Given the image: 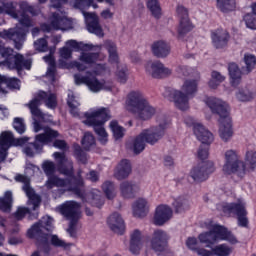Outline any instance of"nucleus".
Here are the masks:
<instances>
[{
  "instance_id": "7ed1b4c3",
  "label": "nucleus",
  "mask_w": 256,
  "mask_h": 256,
  "mask_svg": "<svg viewBox=\"0 0 256 256\" xmlns=\"http://www.w3.org/2000/svg\"><path fill=\"white\" fill-rule=\"evenodd\" d=\"M42 169L48 177L46 182V187L48 189L62 187L64 191H72V193H75L78 197H82L85 201H88V203H91V205H94L95 207H103L105 201L101 198V192H99V190H93L83 196V178L79 177V175L78 178H71L70 180L61 179L53 175V173H55V163L49 160L43 162Z\"/></svg>"
},
{
  "instance_id": "864d4df0",
  "label": "nucleus",
  "mask_w": 256,
  "mask_h": 256,
  "mask_svg": "<svg viewBox=\"0 0 256 256\" xmlns=\"http://www.w3.org/2000/svg\"><path fill=\"white\" fill-rule=\"evenodd\" d=\"M102 190L105 193L107 199H113L117 193L115 192V184L110 181H106L102 185Z\"/></svg>"
},
{
  "instance_id": "de8ad7c7",
  "label": "nucleus",
  "mask_w": 256,
  "mask_h": 256,
  "mask_svg": "<svg viewBox=\"0 0 256 256\" xmlns=\"http://www.w3.org/2000/svg\"><path fill=\"white\" fill-rule=\"evenodd\" d=\"M145 143L147 142L141 133L134 139L132 142V150L136 155H139V153L145 150Z\"/></svg>"
},
{
  "instance_id": "473e14b6",
  "label": "nucleus",
  "mask_w": 256,
  "mask_h": 256,
  "mask_svg": "<svg viewBox=\"0 0 256 256\" xmlns=\"http://www.w3.org/2000/svg\"><path fill=\"white\" fill-rule=\"evenodd\" d=\"M149 213V201L145 198H139L133 204L134 217H145Z\"/></svg>"
},
{
  "instance_id": "c03bdc74",
  "label": "nucleus",
  "mask_w": 256,
  "mask_h": 256,
  "mask_svg": "<svg viewBox=\"0 0 256 256\" xmlns=\"http://www.w3.org/2000/svg\"><path fill=\"white\" fill-rule=\"evenodd\" d=\"M236 99L242 103H247L252 101V99H255V93L249 91L248 89L241 88L236 91Z\"/></svg>"
},
{
  "instance_id": "f704fd0d",
  "label": "nucleus",
  "mask_w": 256,
  "mask_h": 256,
  "mask_svg": "<svg viewBox=\"0 0 256 256\" xmlns=\"http://www.w3.org/2000/svg\"><path fill=\"white\" fill-rule=\"evenodd\" d=\"M5 87H9V89H20L21 82L17 78H7L0 75V95L7 93Z\"/></svg>"
},
{
  "instance_id": "1a4fd4ad",
  "label": "nucleus",
  "mask_w": 256,
  "mask_h": 256,
  "mask_svg": "<svg viewBox=\"0 0 256 256\" xmlns=\"http://www.w3.org/2000/svg\"><path fill=\"white\" fill-rule=\"evenodd\" d=\"M72 7H74V9H79L82 12L89 33H93L97 37L105 36L103 28L101 27V24H99V16L95 13L85 12V9H89V7H93V9L99 7V5L95 3V0H75L72 3Z\"/></svg>"
},
{
  "instance_id": "4468645a",
  "label": "nucleus",
  "mask_w": 256,
  "mask_h": 256,
  "mask_svg": "<svg viewBox=\"0 0 256 256\" xmlns=\"http://www.w3.org/2000/svg\"><path fill=\"white\" fill-rule=\"evenodd\" d=\"M186 124L190 125L196 135L198 141H201L203 145H211L213 143V133L209 131L201 122L193 119L192 117L186 118Z\"/></svg>"
},
{
  "instance_id": "37998d69",
  "label": "nucleus",
  "mask_w": 256,
  "mask_h": 256,
  "mask_svg": "<svg viewBox=\"0 0 256 256\" xmlns=\"http://www.w3.org/2000/svg\"><path fill=\"white\" fill-rule=\"evenodd\" d=\"M43 59L49 65L46 77L50 83H53L55 82V60H53V56H44Z\"/></svg>"
},
{
  "instance_id": "423d86ee",
  "label": "nucleus",
  "mask_w": 256,
  "mask_h": 256,
  "mask_svg": "<svg viewBox=\"0 0 256 256\" xmlns=\"http://www.w3.org/2000/svg\"><path fill=\"white\" fill-rule=\"evenodd\" d=\"M92 67V72H88L86 76L81 74L74 75V83L76 85H85L92 93H99L101 91H111L113 84L109 81L99 80L93 75H109V68L105 64L94 63L86 65Z\"/></svg>"
},
{
  "instance_id": "c756f323",
  "label": "nucleus",
  "mask_w": 256,
  "mask_h": 256,
  "mask_svg": "<svg viewBox=\"0 0 256 256\" xmlns=\"http://www.w3.org/2000/svg\"><path fill=\"white\" fill-rule=\"evenodd\" d=\"M131 162L127 159H123L119 162L114 172V177L121 181L123 179H127L129 175H131Z\"/></svg>"
},
{
  "instance_id": "b1692460",
  "label": "nucleus",
  "mask_w": 256,
  "mask_h": 256,
  "mask_svg": "<svg viewBox=\"0 0 256 256\" xmlns=\"http://www.w3.org/2000/svg\"><path fill=\"white\" fill-rule=\"evenodd\" d=\"M141 134L146 143H149V145H155V143H158L159 140L163 138V135H165V126L159 125L152 127L142 131Z\"/></svg>"
},
{
  "instance_id": "aec40b11",
  "label": "nucleus",
  "mask_w": 256,
  "mask_h": 256,
  "mask_svg": "<svg viewBox=\"0 0 256 256\" xmlns=\"http://www.w3.org/2000/svg\"><path fill=\"white\" fill-rule=\"evenodd\" d=\"M169 97L176 109H179V111H189V99L191 97L189 94L179 89H171L169 90Z\"/></svg>"
},
{
  "instance_id": "2eb2a0df",
  "label": "nucleus",
  "mask_w": 256,
  "mask_h": 256,
  "mask_svg": "<svg viewBox=\"0 0 256 256\" xmlns=\"http://www.w3.org/2000/svg\"><path fill=\"white\" fill-rule=\"evenodd\" d=\"M45 231H53V218L44 216L38 223L34 224L27 232L30 239H41L47 235Z\"/></svg>"
},
{
  "instance_id": "9d476101",
  "label": "nucleus",
  "mask_w": 256,
  "mask_h": 256,
  "mask_svg": "<svg viewBox=\"0 0 256 256\" xmlns=\"http://www.w3.org/2000/svg\"><path fill=\"white\" fill-rule=\"evenodd\" d=\"M198 239L200 243L206 245H215V243H219V241H227L230 245H237L239 243V239H237L235 234L217 224L211 225L208 232L199 234Z\"/></svg>"
},
{
  "instance_id": "58836bf2",
  "label": "nucleus",
  "mask_w": 256,
  "mask_h": 256,
  "mask_svg": "<svg viewBox=\"0 0 256 256\" xmlns=\"http://www.w3.org/2000/svg\"><path fill=\"white\" fill-rule=\"evenodd\" d=\"M234 248L228 244H218L213 247L214 256H231L233 255Z\"/></svg>"
},
{
  "instance_id": "4d7b16f0",
  "label": "nucleus",
  "mask_w": 256,
  "mask_h": 256,
  "mask_svg": "<svg viewBox=\"0 0 256 256\" xmlns=\"http://www.w3.org/2000/svg\"><path fill=\"white\" fill-rule=\"evenodd\" d=\"M244 22L248 29H256V16L255 14H246Z\"/></svg>"
},
{
  "instance_id": "338daca9",
  "label": "nucleus",
  "mask_w": 256,
  "mask_h": 256,
  "mask_svg": "<svg viewBox=\"0 0 256 256\" xmlns=\"http://www.w3.org/2000/svg\"><path fill=\"white\" fill-rule=\"evenodd\" d=\"M53 147L65 151V149H67V143L64 140H55L53 143Z\"/></svg>"
},
{
  "instance_id": "774afa93",
  "label": "nucleus",
  "mask_w": 256,
  "mask_h": 256,
  "mask_svg": "<svg viewBox=\"0 0 256 256\" xmlns=\"http://www.w3.org/2000/svg\"><path fill=\"white\" fill-rule=\"evenodd\" d=\"M102 19H113V12L110 9H105L100 13Z\"/></svg>"
},
{
  "instance_id": "09e8293b",
  "label": "nucleus",
  "mask_w": 256,
  "mask_h": 256,
  "mask_svg": "<svg viewBox=\"0 0 256 256\" xmlns=\"http://www.w3.org/2000/svg\"><path fill=\"white\" fill-rule=\"evenodd\" d=\"M146 5L153 17L156 19L161 17V4H159V0H147Z\"/></svg>"
},
{
  "instance_id": "c9c22d12",
  "label": "nucleus",
  "mask_w": 256,
  "mask_h": 256,
  "mask_svg": "<svg viewBox=\"0 0 256 256\" xmlns=\"http://www.w3.org/2000/svg\"><path fill=\"white\" fill-rule=\"evenodd\" d=\"M104 47L108 51V61L109 63L115 64L119 63V53L117 52V44L111 40H106L104 42Z\"/></svg>"
},
{
  "instance_id": "a18cd8bd",
  "label": "nucleus",
  "mask_w": 256,
  "mask_h": 256,
  "mask_svg": "<svg viewBox=\"0 0 256 256\" xmlns=\"http://www.w3.org/2000/svg\"><path fill=\"white\" fill-rule=\"evenodd\" d=\"M68 105L70 107V113L74 116V117H79V105H81L79 103V100H77V97H75V94H73V92L68 94Z\"/></svg>"
},
{
  "instance_id": "7c9ffc66",
  "label": "nucleus",
  "mask_w": 256,
  "mask_h": 256,
  "mask_svg": "<svg viewBox=\"0 0 256 256\" xmlns=\"http://www.w3.org/2000/svg\"><path fill=\"white\" fill-rule=\"evenodd\" d=\"M107 223L110 229L114 231V233H118V235H121L123 231H125V222L119 213L110 215Z\"/></svg>"
},
{
  "instance_id": "680f3d73",
  "label": "nucleus",
  "mask_w": 256,
  "mask_h": 256,
  "mask_svg": "<svg viewBox=\"0 0 256 256\" xmlns=\"http://www.w3.org/2000/svg\"><path fill=\"white\" fill-rule=\"evenodd\" d=\"M61 59H71L72 50L70 48H67L66 46L60 48L59 50Z\"/></svg>"
},
{
  "instance_id": "603ef678",
  "label": "nucleus",
  "mask_w": 256,
  "mask_h": 256,
  "mask_svg": "<svg viewBox=\"0 0 256 256\" xmlns=\"http://www.w3.org/2000/svg\"><path fill=\"white\" fill-rule=\"evenodd\" d=\"M44 239H49L51 244L54 245V247H63V249H69V247L73 245L71 243H66L57 235H50V236L44 237Z\"/></svg>"
},
{
  "instance_id": "49530a36",
  "label": "nucleus",
  "mask_w": 256,
  "mask_h": 256,
  "mask_svg": "<svg viewBox=\"0 0 256 256\" xmlns=\"http://www.w3.org/2000/svg\"><path fill=\"white\" fill-rule=\"evenodd\" d=\"M223 81H225V76L217 71H213L211 73V79L208 82V86L210 87V89H217V87L221 85Z\"/></svg>"
},
{
  "instance_id": "6e6552de",
  "label": "nucleus",
  "mask_w": 256,
  "mask_h": 256,
  "mask_svg": "<svg viewBox=\"0 0 256 256\" xmlns=\"http://www.w3.org/2000/svg\"><path fill=\"white\" fill-rule=\"evenodd\" d=\"M125 108L130 113H134L139 119H142V121H148L157 113V109L149 104L145 96L141 92L135 91L128 95Z\"/></svg>"
},
{
  "instance_id": "dca6fc26",
  "label": "nucleus",
  "mask_w": 256,
  "mask_h": 256,
  "mask_svg": "<svg viewBox=\"0 0 256 256\" xmlns=\"http://www.w3.org/2000/svg\"><path fill=\"white\" fill-rule=\"evenodd\" d=\"M145 71L147 75L152 77L153 79H165L167 77H171L173 70L171 68H167L160 61H149L145 65Z\"/></svg>"
},
{
  "instance_id": "2f4dec72",
  "label": "nucleus",
  "mask_w": 256,
  "mask_h": 256,
  "mask_svg": "<svg viewBox=\"0 0 256 256\" xmlns=\"http://www.w3.org/2000/svg\"><path fill=\"white\" fill-rule=\"evenodd\" d=\"M229 41V33L225 30H216L212 33V43L216 49H223Z\"/></svg>"
},
{
  "instance_id": "6ab92c4d",
  "label": "nucleus",
  "mask_w": 256,
  "mask_h": 256,
  "mask_svg": "<svg viewBox=\"0 0 256 256\" xmlns=\"http://www.w3.org/2000/svg\"><path fill=\"white\" fill-rule=\"evenodd\" d=\"M224 211L235 213L238 216V224L240 227H247V210L245 209V201L239 199L237 202L228 204L224 207Z\"/></svg>"
},
{
  "instance_id": "e433bc0d",
  "label": "nucleus",
  "mask_w": 256,
  "mask_h": 256,
  "mask_svg": "<svg viewBox=\"0 0 256 256\" xmlns=\"http://www.w3.org/2000/svg\"><path fill=\"white\" fill-rule=\"evenodd\" d=\"M13 205V192L6 191L4 193V197L0 198V211L4 213H9L11 211V207Z\"/></svg>"
},
{
  "instance_id": "0eeeda50",
  "label": "nucleus",
  "mask_w": 256,
  "mask_h": 256,
  "mask_svg": "<svg viewBox=\"0 0 256 256\" xmlns=\"http://www.w3.org/2000/svg\"><path fill=\"white\" fill-rule=\"evenodd\" d=\"M204 102L211 109L212 113L220 116L219 119V137L222 141H230L233 137V124L231 116H229V104L222 99L215 97H207Z\"/></svg>"
},
{
  "instance_id": "13d9d810",
  "label": "nucleus",
  "mask_w": 256,
  "mask_h": 256,
  "mask_svg": "<svg viewBox=\"0 0 256 256\" xmlns=\"http://www.w3.org/2000/svg\"><path fill=\"white\" fill-rule=\"evenodd\" d=\"M239 160V155H237V151L228 150L225 152V163H235Z\"/></svg>"
},
{
  "instance_id": "ea45409f",
  "label": "nucleus",
  "mask_w": 256,
  "mask_h": 256,
  "mask_svg": "<svg viewBox=\"0 0 256 256\" xmlns=\"http://www.w3.org/2000/svg\"><path fill=\"white\" fill-rule=\"evenodd\" d=\"M117 70H116V77L119 83H127V79H129V70L127 69V65L122 63H115Z\"/></svg>"
},
{
  "instance_id": "4be33fe9",
  "label": "nucleus",
  "mask_w": 256,
  "mask_h": 256,
  "mask_svg": "<svg viewBox=\"0 0 256 256\" xmlns=\"http://www.w3.org/2000/svg\"><path fill=\"white\" fill-rule=\"evenodd\" d=\"M169 234L164 230L154 231L151 239V249L156 253H162L167 249V243H169Z\"/></svg>"
},
{
  "instance_id": "8fccbe9b",
  "label": "nucleus",
  "mask_w": 256,
  "mask_h": 256,
  "mask_svg": "<svg viewBox=\"0 0 256 256\" xmlns=\"http://www.w3.org/2000/svg\"><path fill=\"white\" fill-rule=\"evenodd\" d=\"M172 205L174 209H176L177 213H181L189 209V200L185 199L184 197H178L174 199Z\"/></svg>"
},
{
  "instance_id": "20e7f679",
  "label": "nucleus",
  "mask_w": 256,
  "mask_h": 256,
  "mask_svg": "<svg viewBox=\"0 0 256 256\" xmlns=\"http://www.w3.org/2000/svg\"><path fill=\"white\" fill-rule=\"evenodd\" d=\"M65 47H67V49H71V51L82 50L83 52H81L79 56L80 62L72 61L67 63L63 60H60L59 65L62 69L76 68L78 71H85V69H87V65H95V63H99V61H105V54H101L99 52H87L101 51V49H103V45L85 44L75 40H68L65 43Z\"/></svg>"
},
{
  "instance_id": "69168bd1",
  "label": "nucleus",
  "mask_w": 256,
  "mask_h": 256,
  "mask_svg": "<svg viewBox=\"0 0 256 256\" xmlns=\"http://www.w3.org/2000/svg\"><path fill=\"white\" fill-rule=\"evenodd\" d=\"M196 255L198 256H214L213 248L211 250L205 248H199L196 250Z\"/></svg>"
},
{
  "instance_id": "f3484780",
  "label": "nucleus",
  "mask_w": 256,
  "mask_h": 256,
  "mask_svg": "<svg viewBox=\"0 0 256 256\" xmlns=\"http://www.w3.org/2000/svg\"><path fill=\"white\" fill-rule=\"evenodd\" d=\"M15 181H17L18 183H24L22 189L29 199L28 205H32L33 211H37V209H39V205H41V197L35 194V190H33V188H31V186L29 185V178H27V176L19 174L15 176Z\"/></svg>"
},
{
  "instance_id": "a211bd4d",
  "label": "nucleus",
  "mask_w": 256,
  "mask_h": 256,
  "mask_svg": "<svg viewBox=\"0 0 256 256\" xmlns=\"http://www.w3.org/2000/svg\"><path fill=\"white\" fill-rule=\"evenodd\" d=\"M215 171V164L213 161L202 162L198 166L192 168L190 171V177L197 183L205 181L211 173Z\"/></svg>"
},
{
  "instance_id": "e2e57ef3",
  "label": "nucleus",
  "mask_w": 256,
  "mask_h": 256,
  "mask_svg": "<svg viewBox=\"0 0 256 256\" xmlns=\"http://www.w3.org/2000/svg\"><path fill=\"white\" fill-rule=\"evenodd\" d=\"M198 157L199 159H207L209 157V147L201 146L198 150Z\"/></svg>"
},
{
  "instance_id": "412c9836",
  "label": "nucleus",
  "mask_w": 256,
  "mask_h": 256,
  "mask_svg": "<svg viewBox=\"0 0 256 256\" xmlns=\"http://www.w3.org/2000/svg\"><path fill=\"white\" fill-rule=\"evenodd\" d=\"M176 12L179 17V35H185V33H189V31H192L195 26H193V23H191V19H189V11L187 10V8L180 5L177 7Z\"/></svg>"
},
{
  "instance_id": "a878e982",
  "label": "nucleus",
  "mask_w": 256,
  "mask_h": 256,
  "mask_svg": "<svg viewBox=\"0 0 256 256\" xmlns=\"http://www.w3.org/2000/svg\"><path fill=\"white\" fill-rule=\"evenodd\" d=\"M247 172V166L245 162L239 160L236 162L225 163L223 166V173L225 175H238V177H243Z\"/></svg>"
},
{
  "instance_id": "72a5a7b5",
  "label": "nucleus",
  "mask_w": 256,
  "mask_h": 256,
  "mask_svg": "<svg viewBox=\"0 0 256 256\" xmlns=\"http://www.w3.org/2000/svg\"><path fill=\"white\" fill-rule=\"evenodd\" d=\"M140 187L129 181H124L120 184V193L125 198L133 197L135 193H139Z\"/></svg>"
},
{
  "instance_id": "393cba45",
  "label": "nucleus",
  "mask_w": 256,
  "mask_h": 256,
  "mask_svg": "<svg viewBox=\"0 0 256 256\" xmlns=\"http://www.w3.org/2000/svg\"><path fill=\"white\" fill-rule=\"evenodd\" d=\"M53 157L58 162V169L60 173L67 177H71V175H73V162L69 160L64 153L55 152Z\"/></svg>"
},
{
  "instance_id": "ddd939ff",
  "label": "nucleus",
  "mask_w": 256,
  "mask_h": 256,
  "mask_svg": "<svg viewBox=\"0 0 256 256\" xmlns=\"http://www.w3.org/2000/svg\"><path fill=\"white\" fill-rule=\"evenodd\" d=\"M50 24H42L41 30L44 33H51V31H67L73 29V22L71 19L67 18L65 14L54 13L50 19Z\"/></svg>"
},
{
  "instance_id": "5fc2aeb1",
  "label": "nucleus",
  "mask_w": 256,
  "mask_h": 256,
  "mask_svg": "<svg viewBox=\"0 0 256 256\" xmlns=\"http://www.w3.org/2000/svg\"><path fill=\"white\" fill-rule=\"evenodd\" d=\"M82 147L86 150L93 149L95 147V136H93L90 132H86L82 139Z\"/></svg>"
},
{
  "instance_id": "f03ea898",
  "label": "nucleus",
  "mask_w": 256,
  "mask_h": 256,
  "mask_svg": "<svg viewBox=\"0 0 256 256\" xmlns=\"http://www.w3.org/2000/svg\"><path fill=\"white\" fill-rule=\"evenodd\" d=\"M41 103H45L48 109H55V107H57V96L51 92L39 91L34 95V98L26 104V107L30 109V113L34 120L33 127L35 133L42 131V133L36 135L34 143L24 146L23 153L28 157H33L35 153H41L44 145H49V143L53 142V139L59 137V132L49 127H45L39 122L45 121V114L39 109Z\"/></svg>"
},
{
  "instance_id": "79ce46f5",
  "label": "nucleus",
  "mask_w": 256,
  "mask_h": 256,
  "mask_svg": "<svg viewBox=\"0 0 256 256\" xmlns=\"http://www.w3.org/2000/svg\"><path fill=\"white\" fill-rule=\"evenodd\" d=\"M244 61V67H243V73L249 74L253 69H255L256 65V57L253 54L246 53L243 57Z\"/></svg>"
},
{
  "instance_id": "6e6d98bb",
  "label": "nucleus",
  "mask_w": 256,
  "mask_h": 256,
  "mask_svg": "<svg viewBox=\"0 0 256 256\" xmlns=\"http://www.w3.org/2000/svg\"><path fill=\"white\" fill-rule=\"evenodd\" d=\"M13 127L15 131H17V133L23 135L26 130L25 121L22 118H15L13 122Z\"/></svg>"
},
{
  "instance_id": "4c0bfd02",
  "label": "nucleus",
  "mask_w": 256,
  "mask_h": 256,
  "mask_svg": "<svg viewBox=\"0 0 256 256\" xmlns=\"http://www.w3.org/2000/svg\"><path fill=\"white\" fill-rule=\"evenodd\" d=\"M109 127L115 141H119V139H123V137H125V128L119 125V122H117V120H112L109 124Z\"/></svg>"
},
{
  "instance_id": "c85d7f7f",
  "label": "nucleus",
  "mask_w": 256,
  "mask_h": 256,
  "mask_svg": "<svg viewBox=\"0 0 256 256\" xmlns=\"http://www.w3.org/2000/svg\"><path fill=\"white\" fill-rule=\"evenodd\" d=\"M228 73L230 77V85L232 87H239L243 81V72L241 68L235 63H231L228 66Z\"/></svg>"
},
{
  "instance_id": "bb28decb",
  "label": "nucleus",
  "mask_w": 256,
  "mask_h": 256,
  "mask_svg": "<svg viewBox=\"0 0 256 256\" xmlns=\"http://www.w3.org/2000/svg\"><path fill=\"white\" fill-rule=\"evenodd\" d=\"M141 249H143V234H141V231L139 230H134L130 234L129 251L132 255H139Z\"/></svg>"
},
{
  "instance_id": "f8f14e48",
  "label": "nucleus",
  "mask_w": 256,
  "mask_h": 256,
  "mask_svg": "<svg viewBox=\"0 0 256 256\" xmlns=\"http://www.w3.org/2000/svg\"><path fill=\"white\" fill-rule=\"evenodd\" d=\"M179 73L184 77H188L184 80L180 91L186 93V95H189L190 97H193V95L199 91V72L183 66L179 69Z\"/></svg>"
},
{
  "instance_id": "a19ab883",
  "label": "nucleus",
  "mask_w": 256,
  "mask_h": 256,
  "mask_svg": "<svg viewBox=\"0 0 256 256\" xmlns=\"http://www.w3.org/2000/svg\"><path fill=\"white\" fill-rule=\"evenodd\" d=\"M246 171H256V151L249 150L245 155V163Z\"/></svg>"
},
{
  "instance_id": "9b49d317",
  "label": "nucleus",
  "mask_w": 256,
  "mask_h": 256,
  "mask_svg": "<svg viewBox=\"0 0 256 256\" xmlns=\"http://www.w3.org/2000/svg\"><path fill=\"white\" fill-rule=\"evenodd\" d=\"M56 210L68 221H70L68 233L71 237H75V233L73 232L75 231L77 221L81 219V205L75 201H66L62 205L58 206Z\"/></svg>"
},
{
  "instance_id": "5701e85b",
  "label": "nucleus",
  "mask_w": 256,
  "mask_h": 256,
  "mask_svg": "<svg viewBox=\"0 0 256 256\" xmlns=\"http://www.w3.org/2000/svg\"><path fill=\"white\" fill-rule=\"evenodd\" d=\"M173 219V209L167 204H160L155 209L154 223L155 225H165V223Z\"/></svg>"
},
{
  "instance_id": "0e129e2a",
  "label": "nucleus",
  "mask_w": 256,
  "mask_h": 256,
  "mask_svg": "<svg viewBox=\"0 0 256 256\" xmlns=\"http://www.w3.org/2000/svg\"><path fill=\"white\" fill-rule=\"evenodd\" d=\"M27 213H31V208L20 207L18 208L17 212L15 213L18 219H23Z\"/></svg>"
},
{
  "instance_id": "3c124183",
  "label": "nucleus",
  "mask_w": 256,
  "mask_h": 256,
  "mask_svg": "<svg viewBox=\"0 0 256 256\" xmlns=\"http://www.w3.org/2000/svg\"><path fill=\"white\" fill-rule=\"evenodd\" d=\"M217 7L223 13L233 11L235 9V0H217Z\"/></svg>"
},
{
  "instance_id": "052dcab7",
  "label": "nucleus",
  "mask_w": 256,
  "mask_h": 256,
  "mask_svg": "<svg viewBox=\"0 0 256 256\" xmlns=\"http://www.w3.org/2000/svg\"><path fill=\"white\" fill-rule=\"evenodd\" d=\"M34 47L37 51H40L42 53H45L49 49V46L47 45V40L45 38L38 39L36 42H34Z\"/></svg>"
},
{
  "instance_id": "39448f33",
  "label": "nucleus",
  "mask_w": 256,
  "mask_h": 256,
  "mask_svg": "<svg viewBox=\"0 0 256 256\" xmlns=\"http://www.w3.org/2000/svg\"><path fill=\"white\" fill-rule=\"evenodd\" d=\"M81 122L88 127H93L98 137V141L102 145H106L109 141V133L105 130V123L111 119V112L105 107L90 108L82 116Z\"/></svg>"
},
{
  "instance_id": "bf43d9fd",
  "label": "nucleus",
  "mask_w": 256,
  "mask_h": 256,
  "mask_svg": "<svg viewBox=\"0 0 256 256\" xmlns=\"http://www.w3.org/2000/svg\"><path fill=\"white\" fill-rule=\"evenodd\" d=\"M186 247L190 249V251H193L194 253L197 252L199 249V240L195 237H189L186 240Z\"/></svg>"
},
{
  "instance_id": "cd10ccee",
  "label": "nucleus",
  "mask_w": 256,
  "mask_h": 256,
  "mask_svg": "<svg viewBox=\"0 0 256 256\" xmlns=\"http://www.w3.org/2000/svg\"><path fill=\"white\" fill-rule=\"evenodd\" d=\"M152 53L159 59H165L171 53V47L163 40L156 41L151 46Z\"/></svg>"
},
{
  "instance_id": "f257e3e1",
  "label": "nucleus",
  "mask_w": 256,
  "mask_h": 256,
  "mask_svg": "<svg viewBox=\"0 0 256 256\" xmlns=\"http://www.w3.org/2000/svg\"><path fill=\"white\" fill-rule=\"evenodd\" d=\"M3 13H7V15H10V17L13 19H17L21 27L16 26L15 28L1 31L0 38L14 41L16 49H21L23 47V43H25V35H27V29L33 25V22L27 13H31V15H37L35 8L29 6L27 2H21L20 11L16 12L15 3L3 2L2 6H0V15ZM0 55L6 59L4 61V65L8 67V69H17V71H21V69H27L29 71V69H31V60H25L23 55L15 54L11 48H5V45L1 40Z\"/></svg>"
}]
</instances>
